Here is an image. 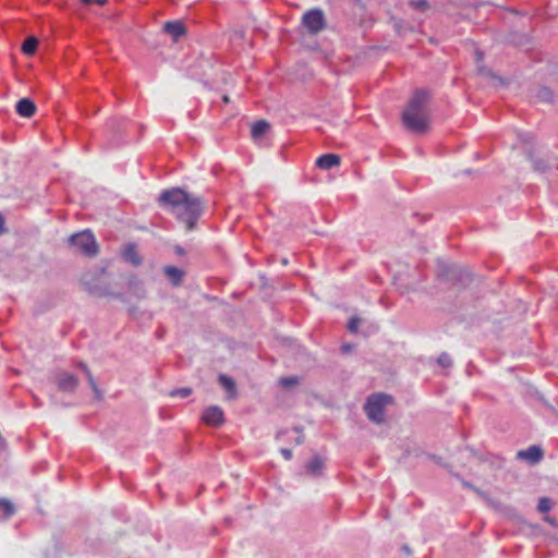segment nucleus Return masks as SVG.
Listing matches in <instances>:
<instances>
[{
  "label": "nucleus",
  "instance_id": "20",
  "mask_svg": "<svg viewBox=\"0 0 558 558\" xmlns=\"http://www.w3.org/2000/svg\"><path fill=\"white\" fill-rule=\"evenodd\" d=\"M99 246H80V254L86 257H93L98 253Z\"/></svg>",
  "mask_w": 558,
  "mask_h": 558
},
{
  "label": "nucleus",
  "instance_id": "8",
  "mask_svg": "<svg viewBox=\"0 0 558 558\" xmlns=\"http://www.w3.org/2000/svg\"><path fill=\"white\" fill-rule=\"evenodd\" d=\"M165 275L169 278L173 286H179L184 276V271L174 266H166L163 268Z\"/></svg>",
  "mask_w": 558,
  "mask_h": 558
},
{
  "label": "nucleus",
  "instance_id": "15",
  "mask_svg": "<svg viewBox=\"0 0 558 558\" xmlns=\"http://www.w3.org/2000/svg\"><path fill=\"white\" fill-rule=\"evenodd\" d=\"M0 512L3 518H9L15 512L14 505L8 499H0Z\"/></svg>",
  "mask_w": 558,
  "mask_h": 558
},
{
  "label": "nucleus",
  "instance_id": "4",
  "mask_svg": "<svg viewBox=\"0 0 558 558\" xmlns=\"http://www.w3.org/2000/svg\"><path fill=\"white\" fill-rule=\"evenodd\" d=\"M517 458L530 464L538 463L543 459V450L538 446H531L517 452Z\"/></svg>",
  "mask_w": 558,
  "mask_h": 558
},
{
  "label": "nucleus",
  "instance_id": "6",
  "mask_svg": "<svg viewBox=\"0 0 558 558\" xmlns=\"http://www.w3.org/2000/svg\"><path fill=\"white\" fill-rule=\"evenodd\" d=\"M59 390L64 392H73L77 388L78 381L74 375L64 373L57 380Z\"/></svg>",
  "mask_w": 558,
  "mask_h": 558
},
{
  "label": "nucleus",
  "instance_id": "16",
  "mask_svg": "<svg viewBox=\"0 0 558 558\" xmlns=\"http://www.w3.org/2000/svg\"><path fill=\"white\" fill-rule=\"evenodd\" d=\"M37 45H38V40L35 37H28L23 43L22 50L25 53H29L31 54V53H33L36 50Z\"/></svg>",
  "mask_w": 558,
  "mask_h": 558
},
{
  "label": "nucleus",
  "instance_id": "21",
  "mask_svg": "<svg viewBox=\"0 0 558 558\" xmlns=\"http://www.w3.org/2000/svg\"><path fill=\"white\" fill-rule=\"evenodd\" d=\"M191 393H192V389L187 388V387H184V388H179V389L172 390L170 392V396L171 397L187 398Z\"/></svg>",
  "mask_w": 558,
  "mask_h": 558
},
{
  "label": "nucleus",
  "instance_id": "1",
  "mask_svg": "<svg viewBox=\"0 0 558 558\" xmlns=\"http://www.w3.org/2000/svg\"><path fill=\"white\" fill-rule=\"evenodd\" d=\"M392 398L385 393H375L368 397L364 410L367 417L374 423H383L385 420V407L391 403Z\"/></svg>",
  "mask_w": 558,
  "mask_h": 558
},
{
  "label": "nucleus",
  "instance_id": "31",
  "mask_svg": "<svg viewBox=\"0 0 558 558\" xmlns=\"http://www.w3.org/2000/svg\"><path fill=\"white\" fill-rule=\"evenodd\" d=\"M464 485H465L466 487H470V488L474 489L475 492L480 493V490H478V489L474 488V487H473L472 485H470L469 483H464Z\"/></svg>",
  "mask_w": 558,
  "mask_h": 558
},
{
  "label": "nucleus",
  "instance_id": "12",
  "mask_svg": "<svg viewBox=\"0 0 558 558\" xmlns=\"http://www.w3.org/2000/svg\"><path fill=\"white\" fill-rule=\"evenodd\" d=\"M72 242H78L80 244H89L95 242V238L89 231H83L74 234L71 238Z\"/></svg>",
  "mask_w": 558,
  "mask_h": 558
},
{
  "label": "nucleus",
  "instance_id": "32",
  "mask_svg": "<svg viewBox=\"0 0 558 558\" xmlns=\"http://www.w3.org/2000/svg\"><path fill=\"white\" fill-rule=\"evenodd\" d=\"M3 230V219L2 217L0 216V232Z\"/></svg>",
  "mask_w": 558,
  "mask_h": 558
},
{
  "label": "nucleus",
  "instance_id": "29",
  "mask_svg": "<svg viewBox=\"0 0 558 558\" xmlns=\"http://www.w3.org/2000/svg\"><path fill=\"white\" fill-rule=\"evenodd\" d=\"M351 349H352V347H351L350 344H344V345L342 347V350H343L344 352H349Z\"/></svg>",
  "mask_w": 558,
  "mask_h": 558
},
{
  "label": "nucleus",
  "instance_id": "26",
  "mask_svg": "<svg viewBox=\"0 0 558 558\" xmlns=\"http://www.w3.org/2000/svg\"><path fill=\"white\" fill-rule=\"evenodd\" d=\"M281 454L283 456V458L286 460H290L292 458V450L291 449H287V448H282L280 450Z\"/></svg>",
  "mask_w": 558,
  "mask_h": 558
},
{
  "label": "nucleus",
  "instance_id": "11",
  "mask_svg": "<svg viewBox=\"0 0 558 558\" xmlns=\"http://www.w3.org/2000/svg\"><path fill=\"white\" fill-rule=\"evenodd\" d=\"M166 31L175 37H180L185 34V28L180 22H170L165 26Z\"/></svg>",
  "mask_w": 558,
  "mask_h": 558
},
{
  "label": "nucleus",
  "instance_id": "7",
  "mask_svg": "<svg viewBox=\"0 0 558 558\" xmlns=\"http://www.w3.org/2000/svg\"><path fill=\"white\" fill-rule=\"evenodd\" d=\"M404 121L409 126L415 130H424L426 126V122L412 111H407L404 113Z\"/></svg>",
  "mask_w": 558,
  "mask_h": 558
},
{
  "label": "nucleus",
  "instance_id": "30",
  "mask_svg": "<svg viewBox=\"0 0 558 558\" xmlns=\"http://www.w3.org/2000/svg\"><path fill=\"white\" fill-rule=\"evenodd\" d=\"M177 254L178 255H182L183 254V248L181 246H178Z\"/></svg>",
  "mask_w": 558,
  "mask_h": 558
},
{
  "label": "nucleus",
  "instance_id": "28",
  "mask_svg": "<svg viewBox=\"0 0 558 558\" xmlns=\"http://www.w3.org/2000/svg\"><path fill=\"white\" fill-rule=\"evenodd\" d=\"M84 3H90L93 2V0H82ZM107 0H94V2H96L97 4L99 5H104L106 3Z\"/></svg>",
  "mask_w": 558,
  "mask_h": 558
},
{
  "label": "nucleus",
  "instance_id": "9",
  "mask_svg": "<svg viewBox=\"0 0 558 558\" xmlns=\"http://www.w3.org/2000/svg\"><path fill=\"white\" fill-rule=\"evenodd\" d=\"M17 111L23 117H31L35 112V106L31 100L22 99L17 104Z\"/></svg>",
  "mask_w": 558,
  "mask_h": 558
},
{
  "label": "nucleus",
  "instance_id": "23",
  "mask_svg": "<svg viewBox=\"0 0 558 558\" xmlns=\"http://www.w3.org/2000/svg\"><path fill=\"white\" fill-rule=\"evenodd\" d=\"M438 364L442 367H449L451 365V359L447 353H441L437 360Z\"/></svg>",
  "mask_w": 558,
  "mask_h": 558
},
{
  "label": "nucleus",
  "instance_id": "10",
  "mask_svg": "<svg viewBox=\"0 0 558 558\" xmlns=\"http://www.w3.org/2000/svg\"><path fill=\"white\" fill-rule=\"evenodd\" d=\"M219 383L223 387V389H226L227 392L229 393V398H234V396L236 395V389L233 379L226 375H220Z\"/></svg>",
  "mask_w": 558,
  "mask_h": 558
},
{
  "label": "nucleus",
  "instance_id": "17",
  "mask_svg": "<svg viewBox=\"0 0 558 558\" xmlns=\"http://www.w3.org/2000/svg\"><path fill=\"white\" fill-rule=\"evenodd\" d=\"M124 258L131 262L133 265H138L141 263V258L134 251V246H129L124 252Z\"/></svg>",
  "mask_w": 558,
  "mask_h": 558
},
{
  "label": "nucleus",
  "instance_id": "25",
  "mask_svg": "<svg viewBox=\"0 0 558 558\" xmlns=\"http://www.w3.org/2000/svg\"><path fill=\"white\" fill-rule=\"evenodd\" d=\"M298 383L295 377H283L280 379V384L284 387H291Z\"/></svg>",
  "mask_w": 558,
  "mask_h": 558
},
{
  "label": "nucleus",
  "instance_id": "33",
  "mask_svg": "<svg viewBox=\"0 0 558 558\" xmlns=\"http://www.w3.org/2000/svg\"><path fill=\"white\" fill-rule=\"evenodd\" d=\"M403 549L405 550L407 555H411V551L408 546H404Z\"/></svg>",
  "mask_w": 558,
  "mask_h": 558
},
{
  "label": "nucleus",
  "instance_id": "22",
  "mask_svg": "<svg viewBox=\"0 0 558 558\" xmlns=\"http://www.w3.org/2000/svg\"><path fill=\"white\" fill-rule=\"evenodd\" d=\"M550 508H551L550 499H548L546 497H543V498L539 499L538 505H537V509L541 512H547V511L550 510Z\"/></svg>",
  "mask_w": 558,
  "mask_h": 558
},
{
  "label": "nucleus",
  "instance_id": "34",
  "mask_svg": "<svg viewBox=\"0 0 558 558\" xmlns=\"http://www.w3.org/2000/svg\"><path fill=\"white\" fill-rule=\"evenodd\" d=\"M546 520H547L550 524H554V523H555V522H554V520H551V519H549V518H547Z\"/></svg>",
  "mask_w": 558,
  "mask_h": 558
},
{
  "label": "nucleus",
  "instance_id": "27",
  "mask_svg": "<svg viewBox=\"0 0 558 558\" xmlns=\"http://www.w3.org/2000/svg\"><path fill=\"white\" fill-rule=\"evenodd\" d=\"M422 104H423V99H415L412 104V107L414 110H417L422 107Z\"/></svg>",
  "mask_w": 558,
  "mask_h": 558
},
{
  "label": "nucleus",
  "instance_id": "24",
  "mask_svg": "<svg viewBox=\"0 0 558 558\" xmlns=\"http://www.w3.org/2000/svg\"><path fill=\"white\" fill-rule=\"evenodd\" d=\"M359 325H360V319H359V318H356V317H352V318L349 320L348 329H349L351 332H356V331H357V328H359Z\"/></svg>",
  "mask_w": 558,
  "mask_h": 558
},
{
  "label": "nucleus",
  "instance_id": "2",
  "mask_svg": "<svg viewBox=\"0 0 558 558\" xmlns=\"http://www.w3.org/2000/svg\"><path fill=\"white\" fill-rule=\"evenodd\" d=\"M202 420L207 425L220 426L223 423V411L217 405L209 407L204 410Z\"/></svg>",
  "mask_w": 558,
  "mask_h": 558
},
{
  "label": "nucleus",
  "instance_id": "13",
  "mask_svg": "<svg viewBox=\"0 0 558 558\" xmlns=\"http://www.w3.org/2000/svg\"><path fill=\"white\" fill-rule=\"evenodd\" d=\"M324 468V460L320 457H314L307 464V471L312 474H318Z\"/></svg>",
  "mask_w": 558,
  "mask_h": 558
},
{
  "label": "nucleus",
  "instance_id": "18",
  "mask_svg": "<svg viewBox=\"0 0 558 558\" xmlns=\"http://www.w3.org/2000/svg\"><path fill=\"white\" fill-rule=\"evenodd\" d=\"M267 129H268V124L264 121H259L254 124L252 132H253V135L255 137H257V136H260L262 134H264L267 131Z\"/></svg>",
  "mask_w": 558,
  "mask_h": 558
},
{
  "label": "nucleus",
  "instance_id": "5",
  "mask_svg": "<svg viewBox=\"0 0 558 558\" xmlns=\"http://www.w3.org/2000/svg\"><path fill=\"white\" fill-rule=\"evenodd\" d=\"M303 21L311 32H317L324 26L323 13L318 10H314L305 14Z\"/></svg>",
  "mask_w": 558,
  "mask_h": 558
},
{
  "label": "nucleus",
  "instance_id": "14",
  "mask_svg": "<svg viewBox=\"0 0 558 558\" xmlns=\"http://www.w3.org/2000/svg\"><path fill=\"white\" fill-rule=\"evenodd\" d=\"M338 163L339 158L336 155H325L317 160V165L322 168H329Z\"/></svg>",
  "mask_w": 558,
  "mask_h": 558
},
{
  "label": "nucleus",
  "instance_id": "3",
  "mask_svg": "<svg viewBox=\"0 0 558 558\" xmlns=\"http://www.w3.org/2000/svg\"><path fill=\"white\" fill-rule=\"evenodd\" d=\"M161 201L169 206H179L189 202V197L185 192L179 189L168 191L162 194Z\"/></svg>",
  "mask_w": 558,
  "mask_h": 558
},
{
  "label": "nucleus",
  "instance_id": "19",
  "mask_svg": "<svg viewBox=\"0 0 558 558\" xmlns=\"http://www.w3.org/2000/svg\"><path fill=\"white\" fill-rule=\"evenodd\" d=\"M80 366L84 369V372L86 373L87 377H88V381H89V385L92 387V389L95 391V393L98 396L99 395V390H98V387L96 385V381L90 373V371L88 369V367L81 363Z\"/></svg>",
  "mask_w": 558,
  "mask_h": 558
}]
</instances>
